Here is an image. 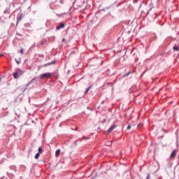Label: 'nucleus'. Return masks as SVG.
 Instances as JSON below:
<instances>
[{"label":"nucleus","instance_id":"nucleus-1","mask_svg":"<svg viewBox=\"0 0 179 179\" xmlns=\"http://www.w3.org/2000/svg\"><path fill=\"white\" fill-rule=\"evenodd\" d=\"M52 77V73H45L43 74H41L39 78L40 79H50V78Z\"/></svg>","mask_w":179,"mask_h":179},{"label":"nucleus","instance_id":"nucleus-2","mask_svg":"<svg viewBox=\"0 0 179 179\" xmlns=\"http://www.w3.org/2000/svg\"><path fill=\"white\" fill-rule=\"evenodd\" d=\"M177 156V150H174L170 155L171 159H176Z\"/></svg>","mask_w":179,"mask_h":179},{"label":"nucleus","instance_id":"nucleus-3","mask_svg":"<svg viewBox=\"0 0 179 179\" xmlns=\"http://www.w3.org/2000/svg\"><path fill=\"white\" fill-rule=\"evenodd\" d=\"M65 24L63 22L59 23V26L56 27V30H60V29H64Z\"/></svg>","mask_w":179,"mask_h":179},{"label":"nucleus","instance_id":"nucleus-4","mask_svg":"<svg viewBox=\"0 0 179 179\" xmlns=\"http://www.w3.org/2000/svg\"><path fill=\"white\" fill-rule=\"evenodd\" d=\"M13 78L14 79H17V78H19L20 76L19 74V72H14L13 73Z\"/></svg>","mask_w":179,"mask_h":179},{"label":"nucleus","instance_id":"nucleus-5","mask_svg":"<svg viewBox=\"0 0 179 179\" xmlns=\"http://www.w3.org/2000/svg\"><path fill=\"white\" fill-rule=\"evenodd\" d=\"M54 64H55V61H53L52 62H49V63L45 64L44 66H49V65H52V64L54 65Z\"/></svg>","mask_w":179,"mask_h":179},{"label":"nucleus","instance_id":"nucleus-6","mask_svg":"<svg viewBox=\"0 0 179 179\" xmlns=\"http://www.w3.org/2000/svg\"><path fill=\"white\" fill-rule=\"evenodd\" d=\"M22 21V15H20V16L17 17V23H19V22Z\"/></svg>","mask_w":179,"mask_h":179},{"label":"nucleus","instance_id":"nucleus-7","mask_svg":"<svg viewBox=\"0 0 179 179\" xmlns=\"http://www.w3.org/2000/svg\"><path fill=\"white\" fill-rule=\"evenodd\" d=\"M59 153H61V150H56V152H55V156H56L57 157H58V156H59Z\"/></svg>","mask_w":179,"mask_h":179},{"label":"nucleus","instance_id":"nucleus-8","mask_svg":"<svg viewBox=\"0 0 179 179\" xmlns=\"http://www.w3.org/2000/svg\"><path fill=\"white\" fill-rule=\"evenodd\" d=\"M17 72H18V73L20 74V76H21V75H23L24 73V71H23L20 69H18V71Z\"/></svg>","mask_w":179,"mask_h":179},{"label":"nucleus","instance_id":"nucleus-9","mask_svg":"<svg viewBox=\"0 0 179 179\" xmlns=\"http://www.w3.org/2000/svg\"><path fill=\"white\" fill-rule=\"evenodd\" d=\"M113 145V141H108L106 143V146H112Z\"/></svg>","mask_w":179,"mask_h":179},{"label":"nucleus","instance_id":"nucleus-10","mask_svg":"<svg viewBox=\"0 0 179 179\" xmlns=\"http://www.w3.org/2000/svg\"><path fill=\"white\" fill-rule=\"evenodd\" d=\"M173 50H174V51H179V47L175 45V46L173 47Z\"/></svg>","mask_w":179,"mask_h":179},{"label":"nucleus","instance_id":"nucleus-11","mask_svg":"<svg viewBox=\"0 0 179 179\" xmlns=\"http://www.w3.org/2000/svg\"><path fill=\"white\" fill-rule=\"evenodd\" d=\"M38 150V153H43V148H41V147H39Z\"/></svg>","mask_w":179,"mask_h":179},{"label":"nucleus","instance_id":"nucleus-12","mask_svg":"<svg viewBox=\"0 0 179 179\" xmlns=\"http://www.w3.org/2000/svg\"><path fill=\"white\" fill-rule=\"evenodd\" d=\"M38 157H40V152L36 153L35 155V159H38Z\"/></svg>","mask_w":179,"mask_h":179},{"label":"nucleus","instance_id":"nucleus-13","mask_svg":"<svg viewBox=\"0 0 179 179\" xmlns=\"http://www.w3.org/2000/svg\"><path fill=\"white\" fill-rule=\"evenodd\" d=\"M89 90H90V87H88V88L86 90L85 94H87V93L89 92Z\"/></svg>","mask_w":179,"mask_h":179},{"label":"nucleus","instance_id":"nucleus-14","mask_svg":"<svg viewBox=\"0 0 179 179\" xmlns=\"http://www.w3.org/2000/svg\"><path fill=\"white\" fill-rule=\"evenodd\" d=\"M62 43H67L68 42V41H66V40H65V38H64L63 39H62Z\"/></svg>","mask_w":179,"mask_h":179},{"label":"nucleus","instance_id":"nucleus-15","mask_svg":"<svg viewBox=\"0 0 179 179\" xmlns=\"http://www.w3.org/2000/svg\"><path fill=\"white\" fill-rule=\"evenodd\" d=\"M111 131H113V126L110 127V129H108V132H111Z\"/></svg>","mask_w":179,"mask_h":179},{"label":"nucleus","instance_id":"nucleus-16","mask_svg":"<svg viewBox=\"0 0 179 179\" xmlns=\"http://www.w3.org/2000/svg\"><path fill=\"white\" fill-rule=\"evenodd\" d=\"M129 73H130V72H129V73H127L124 74V77L125 78V77L128 76V75H129Z\"/></svg>","mask_w":179,"mask_h":179},{"label":"nucleus","instance_id":"nucleus-17","mask_svg":"<svg viewBox=\"0 0 179 179\" xmlns=\"http://www.w3.org/2000/svg\"><path fill=\"white\" fill-rule=\"evenodd\" d=\"M147 179H150V174H148V176H147Z\"/></svg>","mask_w":179,"mask_h":179},{"label":"nucleus","instance_id":"nucleus-18","mask_svg":"<svg viewBox=\"0 0 179 179\" xmlns=\"http://www.w3.org/2000/svg\"><path fill=\"white\" fill-rule=\"evenodd\" d=\"M20 54L23 55V49L22 48L20 49Z\"/></svg>","mask_w":179,"mask_h":179},{"label":"nucleus","instance_id":"nucleus-19","mask_svg":"<svg viewBox=\"0 0 179 179\" xmlns=\"http://www.w3.org/2000/svg\"><path fill=\"white\" fill-rule=\"evenodd\" d=\"M127 129H131V125H129V126L127 127Z\"/></svg>","mask_w":179,"mask_h":179},{"label":"nucleus","instance_id":"nucleus-20","mask_svg":"<svg viewBox=\"0 0 179 179\" xmlns=\"http://www.w3.org/2000/svg\"><path fill=\"white\" fill-rule=\"evenodd\" d=\"M140 127H142L141 124H138V128H139Z\"/></svg>","mask_w":179,"mask_h":179},{"label":"nucleus","instance_id":"nucleus-21","mask_svg":"<svg viewBox=\"0 0 179 179\" xmlns=\"http://www.w3.org/2000/svg\"><path fill=\"white\" fill-rule=\"evenodd\" d=\"M117 127V126H113V129H114L115 128H116Z\"/></svg>","mask_w":179,"mask_h":179},{"label":"nucleus","instance_id":"nucleus-22","mask_svg":"<svg viewBox=\"0 0 179 179\" xmlns=\"http://www.w3.org/2000/svg\"><path fill=\"white\" fill-rule=\"evenodd\" d=\"M17 64H20V61H17Z\"/></svg>","mask_w":179,"mask_h":179},{"label":"nucleus","instance_id":"nucleus-23","mask_svg":"<svg viewBox=\"0 0 179 179\" xmlns=\"http://www.w3.org/2000/svg\"><path fill=\"white\" fill-rule=\"evenodd\" d=\"M2 57V55H0V57Z\"/></svg>","mask_w":179,"mask_h":179},{"label":"nucleus","instance_id":"nucleus-24","mask_svg":"<svg viewBox=\"0 0 179 179\" xmlns=\"http://www.w3.org/2000/svg\"><path fill=\"white\" fill-rule=\"evenodd\" d=\"M150 10H152V7L150 8Z\"/></svg>","mask_w":179,"mask_h":179},{"label":"nucleus","instance_id":"nucleus-25","mask_svg":"<svg viewBox=\"0 0 179 179\" xmlns=\"http://www.w3.org/2000/svg\"><path fill=\"white\" fill-rule=\"evenodd\" d=\"M0 80H1V78H0Z\"/></svg>","mask_w":179,"mask_h":179}]
</instances>
